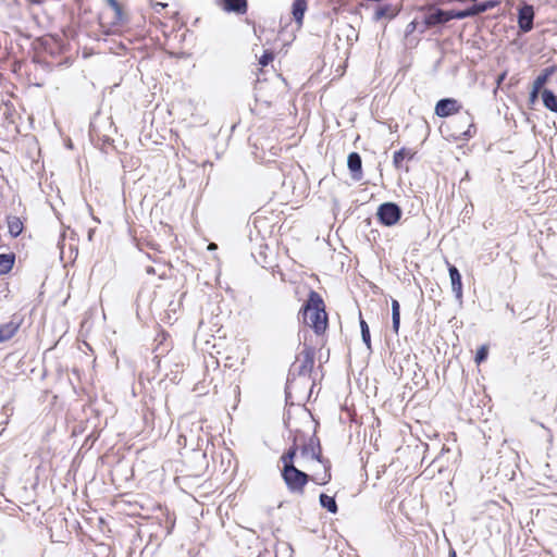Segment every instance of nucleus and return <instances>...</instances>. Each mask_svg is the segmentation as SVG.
I'll use <instances>...</instances> for the list:
<instances>
[{"label":"nucleus","mask_w":557,"mask_h":557,"mask_svg":"<svg viewBox=\"0 0 557 557\" xmlns=\"http://www.w3.org/2000/svg\"><path fill=\"white\" fill-rule=\"evenodd\" d=\"M359 324H360V331H361V338L367 348L371 351V334L368 323L362 319L361 313L359 314Z\"/></svg>","instance_id":"24"},{"label":"nucleus","mask_w":557,"mask_h":557,"mask_svg":"<svg viewBox=\"0 0 557 557\" xmlns=\"http://www.w3.org/2000/svg\"><path fill=\"white\" fill-rule=\"evenodd\" d=\"M282 478L290 493L302 495L311 476L296 467L283 468Z\"/></svg>","instance_id":"3"},{"label":"nucleus","mask_w":557,"mask_h":557,"mask_svg":"<svg viewBox=\"0 0 557 557\" xmlns=\"http://www.w3.org/2000/svg\"><path fill=\"white\" fill-rule=\"evenodd\" d=\"M89 136H90V140L95 144H98V141H102V145H112V143H113V139L110 138L109 136H107V135L101 136L94 123L90 124Z\"/></svg>","instance_id":"22"},{"label":"nucleus","mask_w":557,"mask_h":557,"mask_svg":"<svg viewBox=\"0 0 557 557\" xmlns=\"http://www.w3.org/2000/svg\"><path fill=\"white\" fill-rule=\"evenodd\" d=\"M447 12H448V21L466 18L463 10H447Z\"/></svg>","instance_id":"28"},{"label":"nucleus","mask_w":557,"mask_h":557,"mask_svg":"<svg viewBox=\"0 0 557 557\" xmlns=\"http://www.w3.org/2000/svg\"><path fill=\"white\" fill-rule=\"evenodd\" d=\"M487 356H488V348L483 345L476 350L474 360L478 364H480L487 359Z\"/></svg>","instance_id":"27"},{"label":"nucleus","mask_w":557,"mask_h":557,"mask_svg":"<svg viewBox=\"0 0 557 557\" xmlns=\"http://www.w3.org/2000/svg\"><path fill=\"white\" fill-rule=\"evenodd\" d=\"M541 96L544 107L550 112L557 113V95L553 90L544 88Z\"/></svg>","instance_id":"16"},{"label":"nucleus","mask_w":557,"mask_h":557,"mask_svg":"<svg viewBox=\"0 0 557 557\" xmlns=\"http://www.w3.org/2000/svg\"><path fill=\"white\" fill-rule=\"evenodd\" d=\"M347 166L350 171L351 178L360 181L363 176L362 173V160L358 152H350L347 157Z\"/></svg>","instance_id":"12"},{"label":"nucleus","mask_w":557,"mask_h":557,"mask_svg":"<svg viewBox=\"0 0 557 557\" xmlns=\"http://www.w3.org/2000/svg\"><path fill=\"white\" fill-rule=\"evenodd\" d=\"M298 320L310 326L318 336L326 332L329 317L325 311L324 300L318 292L313 289L309 292L308 298L298 312Z\"/></svg>","instance_id":"1"},{"label":"nucleus","mask_w":557,"mask_h":557,"mask_svg":"<svg viewBox=\"0 0 557 557\" xmlns=\"http://www.w3.org/2000/svg\"><path fill=\"white\" fill-rule=\"evenodd\" d=\"M308 9V0H294L292 15L298 27L302 26L304 16Z\"/></svg>","instance_id":"13"},{"label":"nucleus","mask_w":557,"mask_h":557,"mask_svg":"<svg viewBox=\"0 0 557 557\" xmlns=\"http://www.w3.org/2000/svg\"><path fill=\"white\" fill-rule=\"evenodd\" d=\"M557 71V65H552L545 67L541 74L534 79L533 85L537 88H543L544 85L548 82L552 75H554Z\"/></svg>","instance_id":"18"},{"label":"nucleus","mask_w":557,"mask_h":557,"mask_svg":"<svg viewBox=\"0 0 557 557\" xmlns=\"http://www.w3.org/2000/svg\"><path fill=\"white\" fill-rule=\"evenodd\" d=\"M15 262L13 253H0V275L9 273Z\"/></svg>","instance_id":"21"},{"label":"nucleus","mask_w":557,"mask_h":557,"mask_svg":"<svg viewBox=\"0 0 557 557\" xmlns=\"http://www.w3.org/2000/svg\"><path fill=\"white\" fill-rule=\"evenodd\" d=\"M147 273H154L153 268H152V267H148V268H147Z\"/></svg>","instance_id":"37"},{"label":"nucleus","mask_w":557,"mask_h":557,"mask_svg":"<svg viewBox=\"0 0 557 557\" xmlns=\"http://www.w3.org/2000/svg\"><path fill=\"white\" fill-rule=\"evenodd\" d=\"M414 156L416 151L403 147L401 149L394 152L393 164L396 169H401L404 160H412Z\"/></svg>","instance_id":"15"},{"label":"nucleus","mask_w":557,"mask_h":557,"mask_svg":"<svg viewBox=\"0 0 557 557\" xmlns=\"http://www.w3.org/2000/svg\"><path fill=\"white\" fill-rule=\"evenodd\" d=\"M209 248L214 249V246L212 244H209Z\"/></svg>","instance_id":"40"},{"label":"nucleus","mask_w":557,"mask_h":557,"mask_svg":"<svg viewBox=\"0 0 557 557\" xmlns=\"http://www.w3.org/2000/svg\"><path fill=\"white\" fill-rule=\"evenodd\" d=\"M209 248L214 249V246L212 244H209Z\"/></svg>","instance_id":"41"},{"label":"nucleus","mask_w":557,"mask_h":557,"mask_svg":"<svg viewBox=\"0 0 557 557\" xmlns=\"http://www.w3.org/2000/svg\"><path fill=\"white\" fill-rule=\"evenodd\" d=\"M463 11H465L466 18L479 15V11L476 9V4L475 3L473 5L465 9Z\"/></svg>","instance_id":"33"},{"label":"nucleus","mask_w":557,"mask_h":557,"mask_svg":"<svg viewBox=\"0 0 557 557\" xmlns=\"http://www.w3.org/2000/svg\"><path fill=\"white\" fill-rule=\"evenodd\" d=\"M447 265H448V273H449V278H450V284H451V290L455 295V298L461 302L462 301L461 274H460L459 270L457 269V267H455L454 264H450L449 262H447Z\"/></svg>","instance_id":"10"},{"label":"nucleus","mask_w":557,"mask_h":557,"mask_svg":"<svg viewBox=\"0 0 557 557\" xmlns=\"http://www.w3.org/2000/svg\"><path fill=\"white\" fill-rule=\"evenodd\" d=\"M219 7L226 13L243 15L247 13V0H219Z\"/></svg>","instance_id":"9"},{"label":"nucleus","mask_w":557,"mask_h":557,"mask_svg":"<svg viewBox=\"0 0 557 557\" xmlns=\"http://www.w3.org/2000/svg\"><path fill=\"white\" fill-rule=\"evenodd\" d=\"M298 451L297 438L293 441V445L282 455L281 461L283 468L295 467L294 460Z\"/></svg>","instance_id":"17"},{"label":"nucleus","mask_w":557,"mask_h":557,"mask_svg":"<svg viewBox=\"0 0 557 557\" xmlns=\"http://www.w3.org/2000/svg\"><path fill=\"white\" fill-rule=\"evenodd\" d=\"M108 5L115 12L116 16L121 18L122 7L117 0H106Z\"/></svg>","instance_id":"29"},{"label":"nucleus","mask_w":557,"mask_h":557,"mask_svg":"<svg viewBox=\"0 0 557 557\" xmlns=\"http://www.w3.org/2000/svg\"><path fill=\"white\" fill-rule=\"evenodd\" d=\"M419 11L423 13L420 33H424L429 28L443 26L449 22L447 10H443L435 4L421 5Z\"/></svg>","instance_id":"2"},{"label":"nucleus","mask_w":557,"mask_h":557,"mask_svg":"<svg viewBox=\"0 0 557 557\" xmlns=\"http://www.w3.org/2000/svg\"><path fill=\"white\" fill-rule=\"evenodd\" d=\"M534 8L532 4L523 3L518 9V27L521 33H529L534 26Z\"/></svg>","instance_id":"6"},{"label":"nucleus","mask_w":557,"mask_h":557,"mask_svg":"<svg viewBox=\"0 0 557 557\" xmlns=\"http://www.w3.org/2000/svg\"><path fill=\"white\" fill-rule=\"evenodd\" d=\"M392 329L395 334H398L400 326V305L398 300L392 299Z\"/></svg>","instance_id":"20"},{"label":"nucleus","mask_w":557,"mask_h":557,"mask_svg":"<svg viewBox=\"0 0 557 557\" xmlns=\"http://www.w3.org/2000/svg\"><path fill=\"white\" fill-rule=\"evenodd\" d=\"M158 7L163 9V8H165V7H166V4L161 3V2H158V3L156 4V11H157V12H159Z\"/></svg>","instance_id":"36"},{"label":"nucleus","mask_w":557,"mask_h":557,"mask_svg":"<svg viewBox=\"0 0 557 557\" xmlns=\"http://www.w3.org/2000/svg\"><path fill=\"white\" fill-rule=\"evenodd\" d=\"M475 4H476V9L479 11V14H481V13H484V12L497 7L499 4V1L498 0H485V1L476 2Z\"/></svg>","instance_id":"26"},{"label":"nucleus","mask_w":557,"mask_h":557,"mask_svg":"<svg viewBox=\"0 0 557 557\" xmlns=\"http://www.w3.org/2000/svg\"><path fill=\"white\" fill-rule=\"evenodd\" d=\"M92 219L97 222V223H100V220L96 216L92 215Z\"/></svg>","instance_id":"39"},{"label":"nucleus","mask_w":557,"mask_h":557,"mask_svg":"<svg viewBox=\"0 0 557 557\" xmlns=\"http://www.w3.org/2000/svg\"><path fill=\"white\" fill-rule=\"evenodd\" d=\"M21 322L11 320L8 323L0 325V343L10 341L18 331Z\"/></svg>","instance_id":"14"},{"label":"nucleus","mask_w":557,"mask_h":557,"mask_svg":"<svg viewBox=\"0 0 557 557\" xmlns=\"http://www.w3.org/2000/svg\"><path fill=\"white\" fill-rule=\"evenodd\" d=\"M448 557H457V552L454 547H449L448 549Z\"/></svg>","instance_id":"35"},{"label":"nucleus","mask_w":557,"mask_h":557,"mask_svg":"<svg viewBox=\"0 0 557 557\" xmlns=\"http://www.w3.org/2000/svg\"><path fill=\"white\" fill-rule=\"evenodd\" d=\"M321 463H322V466L324 468L323 476H321L320 480H318L317 478H311V480L315 481L318 484L324 485L327 482H330L331 479H332V475H331V462H330L329 459H325L324 462H321Z\"/></svg>","instance_id":"25"},{"label":"nucleus","mask_w":557,"mask_h":557,"mask_svg":"<svg viewBox=\"0 0 557 557\" xmlns=\"http://www.w3.org/2000/svg\"><path fill=\"white\" fill-rule=\"evenodd\" d=\"M289 382H290V379L288 377V379H287V385L289 384ZM287 388H288V386L286 387V389H287ZM286 397H288V392H287V391H286Z\"/></svg>","instance_id":"38"},{"label":"nucleus","mask_w":557,"mask_h":557,"mask_svg":"<svg viewBox=\"0 0 557 557\" xmlns=\"http://www.w3.org/2000/svg\"><path fill=\"white\" fill-rule=\"evenodd\" d=\"M418 26H419V23H418V21H417V20L411 21V22L407 25V27H406V29H405V36H406V37L410 36V35H411V34H412V33L418 28Z\"/></svg>","instance_id":"32"},{"label":"nucleus","mask_w":557,"mask_h":557,"mask_svg":"<svg viewBox=\"0 0 557 557\" xmlns=\"http://www.w3.org/2000/svg\"><path fill=\"white\" fill-rule=\"evenodd\" d=\"M542 88H537L535 85H533L532 90L529 95V101L530 103H534L539 99V95L541 92Z\"/></svg>","instance_id":"31"},{"label":"nucleus","mask_w":557,"mask_h":557,"mask_svg":"<svg viewBox=\"0 0 557 557\" xmlns=\"http://www.w3.org/2000/svg\"><path fill=\"white\" fill-rule=\"evenodd\" d=\"M8 228L12 237H17L23 232V223L17 216H9Z\"/></svg>","instance_id":"23"},{"label":"nucleus","mask_w":557,"mask_h":557,"mask_svg":"<svg viewBox=\"0 0 557 557\" xmlns=\"http://www.w3.org/2000/svg\"><path fill=\"white\" fill-rule=\"evenodd\" d=\"M399 13V9L393 4H377L373 12V21L379 22L381 20L391 21L396 17Z\"/></svg>","instance_id":"11"},{"label":"nucleus","mask_w":557,"mask_h":557,"mask_svg":"<svg viewBox=\"0 0 557 557\" xmlns=\"http://www.w3.org/2000/svg\"><path fill=\"white\" fill-rule=\"evenodd\" d=\"M403 215L401 208L395 202H383L379 206L376 218L384 226H394Z\"/></svg>","instance_id":"4"},{"label":"nucleus","mask_w":557,"mask_h":557,"mask_svg":"<svg viewBox=\"0 0 557 557\" xmlns=\"http://www.w3.org/2000/svg\"><path fill=\"white\" fill-rule=\"evenodd\" d=\"M274 59V55L272 52L270 51H264V53L261 55L260 60H259V63L262 65V66H265L268 65L271 61H273Z\"/></svg>","instance_id":"30"},{"label":"nucleus","mask_w":557,"mask_h":557,"mask_svg":"<svg viewBox=\"0 0 557 557\" xmlns=\"http://www.w3.org/2000/svg\"><path fill=\"white\" fill-rule=\"evenodd\" d=\"M461 109V104L454 98H443L436 102L435 114L440 117H448L455 113H458Z\"/></svg>","instance_id":"7"},{"label":"nucleus","mask_w":557,"mask_h":557,"mask_svg":"<svg viewBox=\"0 0 557 557\" xmlns=\"http://www.w3.org/2000/svg\"><path fill=\"white\" fill-rule=\"evenodd\" d=\"M300 451H301V456H304V457L310 456L312 459H314L319 462H324V460H325V458H323V456H322V447L320 444V440L315 435H312L309 438L308 443H306L301 447Z\"/></svg>","instance_id":"8"},{"label":"nucleus","mask_w":557,"mask_h":557,"mask_svg":"<svg viewBox=\"0 0 557 557\" xmlns=\"http://www.w3.org/2000/svg\"><path fill=\"white\" fill-rule=\"evenodd\" d=\"M314 356L315 350L312 346H309L307 344L304 345V349L301 350L299 357L297 358V361L299 362V366L296 367L295 364L289 371V375L297 374L299 376L309 375L312 372L313 366H314Z\"/></svg>","instance_id":"5"},{"label":"nucleus","mask_w":557,"mask_h":557,"mask_svg":"<svg viewBox=\"0 0 557 557\" xmlns=\"http://www.w3.org/2000/svg\"><path fill=\"white\" fill-rule=\"evenodd\" d=\"M319 502L321 507L326 509L329 512L336 513L338 511V506L334 496L321 493L319 496Z\"/></svg>","instance_id":"19"},{"label":"nucleus","mask_w":557,"mask_h":557,"mask_svg":"<svg viewBox=\"0 0 557 557\" xmlns=\"http://www.w3.org/2000/svg\"><path fill=\"white\" fill-rule=\"evenodd\" d=\"M475 133V127L473 124H470L469 128L463 133L466 137H472Z\"/></svg>","instance_id":"34"}]
</instances>
